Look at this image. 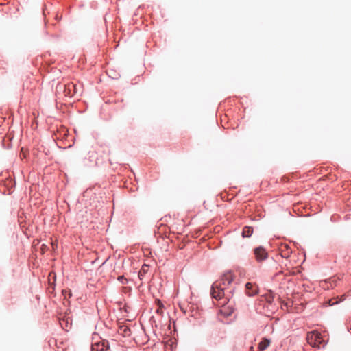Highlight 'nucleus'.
<instances>
[{"label": "nucleus", "instance_id": "6e6552de", "mask_svg": "<svg viewBox=\"0 0 351 351\" xmlns=\"http://www.w3.org/2000/svg\"><path fill=\"white\" fill-rule=\"evenodd\" d=\"M246 293L249 296H253L258 293V287L255 284L247 282L245 285Z\"/></svg>", "mask_w": 351, "mask_h": 351}, {"label": "nucleus", "instance_id": "f8f14e48", "mask_svg": "<svg viewBox=\"0 0 351 351\" xmlns=\"http://www.w3.org/2000/svg\"><path fill=\"white\" fill-rule=\"evenodd\" d=\"M62 295L64 296V298L67 297L70 298L72 295L71 291L69 289L62 290Z\"/></svg>", "mask_w": 351, "mask_h": 351}, {"label": "nucleus", "instance_id": "a211bd4d", "mask_svg": "<svg viewBox=\"0 0 351 351\" xmlns=\"http://www.w3.org/2000/svg\"><path fill=\"white\" fill-rule=\"evenodd\" d=\"M60 325L62 326V327H63V324L62 322H60Z\"/></svg>", "mask_w": 351, "mask_h": 351}, {"label": "nucleus", "instance_id": "9b49d317", "mask_svg": "<svg viewBox=\"0 0 351 351\" xmlns=\"http://www.w3.org/2000/svg\"><path fill=\"white\" fill-rule=\"evenodd\" d=\"M253 233V229L251 227H245L242 235L243 237H250Z\"/></svg>", "mask_w": 351, "mask_h": 351}, {"label": "nucleus", "instance_id": "dca6fc26", "mask_svg": "<svg viewBox=\"0 0 351 351\" xmlns=\"http://www.w3.org/2000/svg\"><path fill=\"white\" fill-rule=\"evenodd\" d=\"M46 247H47V246L45 244L42 245V250H44V249H45Z\"/></svg>", "mask_w": 351, "mask_h": 351}, {"label": "nucleus", "instance_id": "2eb2a0df", "mask_svg": "<svg viewBox=\"0 0 351 351\" xmlns=\"http://www.w3.org/2000/svg\"><path fill=\"white\" fill-rule=\"evenodd\" d=\"M118 279H119V280H120L122 283H124V282L122 281V280L124 279L123 276H119Z\"/></svg>", "mask_w": 351, "mask_h": 351}, {"label": "nucleus", "instance_id": "4468645a", "mask_svg": "<svg viewBox=\"0 0 351 351\" xmlns=\"http://www.w3.org/2000/svg\"><path fill=\"white\" fill-rule=\"evenodd\" d=\"M337 302H332V300H330L328 301V304H329L330 306H332V305H334L335 304H337Z\"/></svg>", "mask_w": 351, "mask_h": 351}, {"label": "nucleus", "instance_id": "20e7f679", "mask_svg": "<svg viewBox=\"0 0 351 351\" xmlns=\"http://www.w3.org/2000/svg\"><path fill=\"white\" fill-rule=\"evenodd\" d=\"M254 254L257 261H264L268 257V254L265 249L261 246L256 247L254 250Z\"/></svg>", "mask_w": 351, "mask_h": 351}, {"label": "nucleus", "instance_id": "9d476101", "mask_svg": "<svg viewBox=\"0 0 351 351\" xmlns=\"http://www.w3.org/2000/svg\"><path fill=\"white\" fill-rule=\"evenodd\" d=\"M270 340L266 338L262 339V341L258 344V349L260 350H265L270 345Z\"/></svg>", "mask_w": 351, "mask_h": 351}, {"label": "nucleus", "instance_id": "7ed1b4c3", "mask_svg": "<svg viewBox=\"0 0 351 351\" xmlns=\"http://www.w3.org/2000/svg\"><path fill=\"white\" fill-rule=\"evenodd\" d=\"M233 274L230 271H228L225 273L221 276L219 281H217L215 283H221V286L226 289V287L228 286L233 281Z\"/></svg>", "mask_w": 351, "mask_h": 351}, {"label": "nucleus", "instance_id": "39448f33", "mask_svg": "<svg viewBox=\"0 0 351 351\" xmlns=\"http://www.w3.org/2000/svg\"><path fill=\"white\" fill-rule=\"evenodd\" d=\"M77 93L76 85L73 83H69L65 85L64 94L65 96L72 97Z\"/></svg>", "mask_w": 351, "mask_h": 351}, {"label": "nucleus", "instance_id": "f257e3e1", "mask_svg": "<svg viewBox=\"0 0 351 351\" xmlns=\"http://www.w3.org/2000/svg\"><path fill=\"white\" fill-rule=\"evenodd\" d=\"M225 287L221 286V283H214L212 286L211 295L213 298L220 301V305H225L228 301V298L225 293Z\"/></svg>", "mask_w": 351, "mask_h": 351}, {"label": "nucleus", "instance_id": "0eeeda50", "mask_svg": "<svg viewBox=\"0 0 351 351\" xmlns=\"http://www.w3.org/2000/svg\"><path fill=\"white\" fill-rule=\"evenodd\" d=\"M91 351H110V350L107 343L104 341H101L92 344Z\"/></svg>", "mask_w": 351, "mask_h": 351}, {"label": "nucleus", "instance_id": "f03ea898", "mask_svg": "<svg viewBox=\"0 0 351 351\" xmlns=\"http://www.w3.org/2000/svg\"><path fill=\"white\" fill-rule=\"evenodd\" d=\"M308 344L313 347H320L323 343V339L320 333L316 331H312L308 333L306 337Z\"/></svg>", "mask_w": 351, "mask_h": 351}, {"label": "nucleus", "instance_id": "f3484780", "mask_svg": "<svg viewBox=\"0 0 351 351\" xmlns=\"http://www.w3.org/2000/svg\"><path fill=\"white\" fill-rule=\"evenodd\" d=\"M156 312H157L158 313H160V309H158V310L156 311Z\"/></svg>", "mask_w": 351, "mask_h": 351}, {"label": "nucleus", "instance_id": "423d86ee", "mask_svg": "<svg viewBox=\"0 0 351 351\" xmlns=\"http://www.w3.org/2000/svg\"><path fill=\"white\" fill-rule=\"evenodd\" d=\"M278 250L281 256L285 258H289L292 253L291 249L289 245L286 243H281L279 245Z\"/></svg>", "mask_w": 351, "mask_h": 351}, {"label": "nucleus", "instance_id": "1a4fd4ad", "mask_svg": "<svg viewBox=\"0 0 351 351\" xmlns=\"http://www.w3.org/2000/svg\"><path fill=\"white\" fill-rule=\"evenodd\" d=\"M149 267L148 265L144 264L141 267L139 272H138V278L141 280L143 279L146 274L148 272Z\"/></svg>", "mask_w": 351, "mask_h": 351}, {"label": "nucleus", "instance_id": "ddd939ff", "mask_svg": "<svg viewBox=\"0 0 351 351\" xmlns=\"http://www.w3.org/2000/svg\"><path fill=\"white\" fill-rule=\"evenodd\" d=\"M51 246L52 247V250H55L56 248H57V246H58V243H57V241H51Z\"/></svg>", "mask_w": 351, "mask_h": 351}]
</instances>
